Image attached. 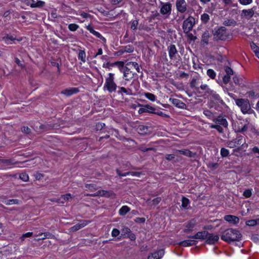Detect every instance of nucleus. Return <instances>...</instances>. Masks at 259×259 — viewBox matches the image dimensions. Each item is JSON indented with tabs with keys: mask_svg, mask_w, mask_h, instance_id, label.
<instances>
[{
	"mask_svg": "<svg viewBox=\"0 0 259 259\" xmlns=\"http://www.w3.org/2000/svg\"><path fill=\"white\" fill-rule=\"evenodd\" d=\"M241 236V234L238 230L230 228L223 232L221 239L224 241L230 243L238 241Z\"/></svg>",
	"mask_w": 259,
	"mask_h": 259,
	"instance_id": "f257e3e1",
	"label": "nucleus"
},
{
	"mask_svg": "<svg viewBox=\"0 0 259 259\" xmlns=\"http://www.w3.org/2000/svg\"><path fill=\"white\" fill-rule=\"evenodd\" d=\"M236 105L240 107L243 114H251L253 112V110L251 108V106L249 101L245 99H237L235 100Z\"/></svg>",
	"mask_w": 259,
	"mask_h": 259,
	"instance_id": "f03ea898",
	"label": "nucleus"
},
{
	"mask_svg": "<svg viewBox=\"0 0 259 259\" xmlns=\"http://www.w3.org/2000/svg\"><path fill=\"white\" fill-rule=\"evenodd\" d=\"M139 87L138 82L137 81L134 80L128 88L118 87V94L122 95L123 93H124L128 96L133 95L139 90Z\"/></svg>",
	"mask_w": 259,
	"mask_h": 259,
	"instance_id": "7ed1b4c3",
	"label": "nucleus"
},
{
	"mask_svg": "<svg viewBox=\"0 0 259 259\" xmlns=\"http://www.w3.org/2000/svg\"><path fill=\"white\" fill-rule=\"evenodd\" d=\"M108 76H109L106 79L104 88L106 89L109 93L114 92L117 87L114 81V74L109 73Z\"/></svg>",
	"mask_w": 259,
	"mask_h": 259,
	"instance_id": "20e7f679",
	"label": "nucleus"
},
{
	"mask_svg": "<svg viewBox=\"0 0 259 259\" xmlns=\"http://www.w3.org/2000/svg\"><path fill=\"white\" fill-rule=\"evenodd\" d=\"M213 37L215 40H226L228 37L226 28L222 26L217 29L213 33Z\"/></svg>",
	"mask_w": 259,
	"mask_h": 259,
	"instance_id": "39448f33",
	"label": "nucleus"
},
{
	"mask_svg": "<svg viewBox=\"0 0 259 259\" xmlns=\"http://www.w3.org/2000/svg\"><path fill=\"white\" fill-rule=\"evenodd\" d=\"M195 24L194 19L192 17H189L186 19L183 23V29L184 32L185 33L190 31Z\"/></svg>",
	"mask_w": 259,
	"mask_h": 259,
	"instance_id": "423d86ee",
	"label": "nucleus"
},
{
	"mask_svg": "<svg viewBox=\"0 0 259 259\" xmlns=\"http://www.w3.org/2000/svg\"><path fill=\"white\" fill-rule=\"evenodd\" d=\"M87 196H90L92 197L95 196H104L106 197H110L114 195V194L112 191H105V190H99L94 194H87Z\"/></svg>",
	"mask_w": 259,
	"mask_h": 259,
	"instance_id": "0eeeda50",
	"label": "nucleus"
},
{
	"mask_svg": "<svg viewBox=\"0 0 259 259\" xmlns=\"http://www.w3.org/2000/svg\"><path fill=\"white\" fill-rule=\"evenodd\" d=\"M206 243L209 244H213L219 240V237L218 235H213L212 234L209 233L207 232V234L206 235Z\"/></svg>",
	"mask_w": 259,
	"mask_h": 259,
	"instance_id": "6e6552de",
	"label": "nucleus"
},
{
	"mask_svg": "<svg viewBox=\"0 0 259 259\" xmlns=\"http://www.w3.org/2000/svg\"><path fill=\"white\" fill-rule=\"evenodd\" d=\"M171 5L169 3H166L162 6L160 9V13L163 15H169L171 13Z\"/></svg>",
	"mask_w": 259,
	"mask_h": 259,
	"instance_id": "1a4fd4ad",
	"label": "nucleus"
},
{
	"mask_svg": "<svg viewBox=\"0 0 259 259\" xmlns=\"http://www.w3.org/2000/svg\"><path fill=\"white\" fill-rule=\"evenodd\" d=\"M176 5L179 12L184 13L186 11L187 4L185 0H177Z\"/></svg>",
	"mask_w": 259,
	"mask_h": 259,
	"instance_id": "9d476101",
	"label": "nucleus"
},
{
	"mask_svg": "<svg viewBox=\"0 0 259 259\" xmlns=\"http://www.w3.org/2000/svg\"><path fill=\"white\" fill-rule=\"evenodd\" d=\"M212 121L214 122L218 123L219 125H222L225 127H227L228 126V123L227 119L221 115L218 116L217 117L213 118Z\"/></svg>",
	"mask_w": 259,
	"mask_h": 259,
	"instance_id": "9b49d317",
	"label": "nucleus"
},
{
	"mask_svg": "<svg viewBox=\"0 0 259 259\" xmlns=\"http://www.w3.org/2000/svg\"><path fill=\"white\" fill-rule=\"evenodd\" d=\"M140 106L142 107L140 108L138 111L139 113L142 114L145 112H149V113H154V111H155L154 108L149 105H139Z\"/></svg>",
	"mask_w": 259,
	"mask_h": 259,
	"instance_id": "f8f14e48",
	"label": "nucleus"
},
{
	"mask_svg": "<svg viewBox=\"0 0 259 259\" xmlns=\"http://www.w3.org/2000/svg\"><path fill=\"white\" fill-rule=\"evenodd\" d=\"M88 224V222L86 221H81L79 223L76 224L73 227H71L69 229V231L70 232H74L78 231L81 228L85 227Z\"/></svg>",
	"mask_w": 259,
	"mask_h": 259,
	"instance_id": "ddd939ff",
	"label": "nucleus"
},
{
	"mask_svg": "<svg viewBox=\"0 0 259 259\" xmlns=\"http://www.w3.org/2000/svg\"><path fill=\"white\" fill-rule=\"evenodd\" d=\"M167 50L170 59L171 60L174 59L176 55L178 53L176 46L174 45L171 44L167 47Z\"/></svg>",
	"mask_w": 259,
	"mask_h": 259,
	"instance_id": "4468645a",
	"label": "nucleus"
},
{
	"mask_svg": "<svg viewBox=\"0 0 259 259\" xmlns=\"http://www.w3.org/2000/svg\"><path fill=\"white\" fill-rule=\"evenodd\" d=\"M201 83L202 81L199 77H194L190 82V87L191 88H195L197 91H199L198 85Z\"/></svg>",
	"mask_w": 259,
	"mask_h": 259,
	"instance_id": "2eb2a0df",
	"label": "nucleus"
},
{
	"mask_svg": "<svg viewBox=\"0 0 259 259\" xmlns=\"http://www.w3.org/2000/svg\"><path fill=\"white\" fill-rule=\"evenodd\" d=\"M207 231H201L198 232L194 236H189V238L191 239L204 240L206 238V237L207 236Z\"/></svg>",
	"mask_w": 259,
	"mask_h": 259,
	"instance_id": "dca6fc26",
	"label": "nucleus"
},
{
	"mask_svg": "<svg viewBox=\"0 0 259 259\" xmlns=\"http://www.w3.org/2000/svg\"><path fill=\"white\" fill-rule=\"evenodd\" d=\"M163 254L164 250L163 249H160L149 255L148 257V259H160Z\"/></svg>",
	"mask_w": 259,
	"mask_h": 259,
	"instance_id": "f3484780",
	"label": "nucleus"
},
{
	"mask_svg": "<svg viewBox=\"0 0 259 259\" xmlns=\"http://www.w3.org/2000/svg\"><path fill=\"white\" fill-rule=\"evenodd\" d=\"M224 220L233 224H237L239 222V218L233 215H227L225 216Z\"/></svg>",
	"mask_w": 259,
	"mask_h": 259,
	"instance_id": "a211bd4d",
	"label": "nucleus"
},
{
	"mask_svg": "<svg viewBox=\"0 0 259 259\" xmlns=\"http://www.w3.org/2000/svg\"><path fill=\"white\" fill-rule=\"evenodd\" d=\"M169 101L177 107L184 109L186 107V104L182 101L178 99L170 98Z\"/></svg>",
	"mask_w": 259,
	"mask_h": 259,
	"instance_id": "6ab92c4d",
	"label": "nucleus"
},
{
	"mask_svg": "<svg viewBox=\"0 0 259 259\" xmlns=\"http://www.w3.org/2000/svg\"><path fill=\"white\" fill-rule=\"evenodd\" d=\"M149 128L147 126L140 125L137 127V131L139 134L145 135L150 132Z\"/></svg>",
	"mask_w": 259,
	"mask_h": 259,
	"instance_id": "aec40b11",
	"label": "nucleus"
},
{
	"mask_svg": "<svg viewBox=\"0 0 259 259\" xmlns=\"http://www.w3.org/2000/svg\"><path fill=\"white\" fill-rule=\"evenodd\" d=\"M78 91L79 90L77 88H72L62 91L61 94H64L66 96H70L75 93H77Z\"/></svg>",
	"mask_w": 259,
	"mask_h": 259,
	"instance_id": "412c9836",
	"label": "nucleus"
},
{
	"mask_svg": "<svg viewBox=\"0 0 259 259\" xmlns=\"http://www.w3.org/2000/svg\"><path fill=\"white\" fill-rule=\"evenodd\" d=\"M87 28L93 35H94L96 37L100 38L103 41H104L105 42H106V39L105 38V37H104L100 33L95 31L92 26H91L90 25H89L87 27Z\"/></svg>",
	"mask_w": 259,
	"mask_h": 259,
	"instance_id": "4be33fe9",
	"label": "nucleus"
},
{
	"mask_svg": "<svg viewBox=\"0 0 259 259\" xmlns=\"http://www.w3.org/2000/svg\"><path fill=\"white\" fill-rule=\"evenodd\" d=\"M134 76V74L130 70L129 68L127 67H125L123 71V78L126 80H129L132 79Z\"/></svg>",
	"mask_w": 259,
	"mask_h": 259,
	"instance_id": "5701e85b",
	"label": "nucleus"
},
{
	"mask_svg": "<svg viewBox=\"0 0 259 259\" xmlns=\"http://www.w3.org/2000/svg\"><path fill=\"white\" fill-rule=\"evenodd\" d=\"M161 200V197H157L153 199H148L146 201L148 206H154L157 205Z\"/></svg>",
	"mask_w": 259,
	"mask_h": 259,
	"instance_id": "b1692460",
	"label": "nucleus"
},
{
	"mask_svg": "<svg viewBox=\"0 0 259 259\" xmlns=\"http://www.w3.org/2000/svg\"><path fill=\"white\" fill-rule=\"evenodd\" d=\"M35 236H42L41 238L36 239V240H37V241H38L39 240H43V239H45L46 238L52 239V238H55V236L49 232L41 233H39L38 234L36 235Z\"/></svg>",
	"mask_w": 259,
	"mask_h": 259,
	"instance_id": "393cba45",
	"label": "nucleus"
},
{
	"mask_svg": "<svg viewBox=\"0 0 259 259\" xmlns=\"http://www.w3.org/2000/svg\"><path fill=\"white\" fill-rule=\"evenodd\" d=\"M178 152L180 154H183L189 157H194L196 155V154L195 153H193L188 149L178 150Z\"/></svg>",
	"mask_w": 259,
	"mask_h": 259,
	"instance_id": "a878e982",
	"label": "nucleus"
},
{
	"mask_svg": "<svg viewBox=\"0 0 259 259\" xmlns=\"http://www.w3.org/2000/svg\"><path fill=\"white\" fill-rule=\"evenodd\" d=\"M197 241L193 240H186L179 243V244L183 246H190L195 245Z\"/></svg>",
	"mask_w": 259,
	"mask_h": 259,
	"instance_id": "bb28decb",
	"label": "nucleus"
},
{
	"mask_svg": "<svg viewBox=\"0 0 259 259\" xmlns=\"http://www.w3.org/2000/svg\"><path fill=\"white\" fill-rule=\"evenodd\" d=\"M236 146L243 145L245 143V139L241 136H238L236 139L233 140Z\"/></svg>",
	"mask_w": 259,
	"mask_h": 259,
	"instance_id": "cd10ccee",
	"label": "nucleus"
},
{
	"mask_svg": "<svg viewBox=\"0 0 259 259\" xmlns=\"http://www.w3.org/2000/svg\"><path fill=\"white\" fill-rule=\"evenodd\" d=\"M242 13L244 15L245 17L250 18L253 16L254 12L252 9H250L248 10H243L242 11Z\"/></svg>",
	"mask_w": 259,
	"mask_h": 259,
	"instance_id": "c85d7f7f",
	"label": "nucleus"
},
{
	"mask_svg": "<svg viewBox=\"0 0 259 259\" xmlns=\"http://www.w3.org/2000/svg\"><path fill=\"white\" fill-rule=\"evenodd\" d=\"M130 210V208L127 206H123L119 210V213L120 215H125Z\"/></svg>",
	"mask_w": 259,
	"mask_h": 259,
	"instance_id": "c756f323",
	"label": "nucleus"
},
{
	"mask_svg": "<svg viewBox=\"0 0 259 259\" xmlns=\"http://www.w3.org/2000/svg\"><path fill=\"white\" fill-rule=\"evenodd\" d=\"M209 37V33L208 31H205L202 36V41L206 44H208V39Z\"/></svg>",
	"mask_w": 259,
	"mask_h": 259,
	"instance_id": "7c9ffc66",
	"label": "nucleus"
},
{
	"mask_svg": "<svg viewBox=\"0 0 259 259\" xmlns=\"http://www.w3.org/2000/svg\"><path fill=\"white\" fill-rule=\"evenodd\" d=\"M17 162H14L11 159H0V164H6V165H11L16 164Z\"/></svg>",
	"mask_w": 259,
	"mask_h": 259,
	"instance_id": "2f4dec72",
	"label": "nucleus"
},
{
	"mask_svg": "<svg viewBox=\"0 0 259 259\" xmlns=\"http://www.w3.org/2000/svg\"><path fill=\"white\" fill-rule=\"evenodd\" d=\"M117 64H119L120 65H121V66H123V63L122 62H115L114 63H112V64H110L109 62H107V63H104L103 65V67L104 68H110V67H111V66L112 67Z\"/></svg>",
	"mask_w": 259,
	"mask_h": 259,
	"instance_id": "473e14b6",
	"label": "nucleus"
},
{
	"mask_svg": "<svg viewBox=\"0 0 259 259\" xmlns=\"http://www.w3.org/2000/svg\"><path fill=\"white\" fill-rule=\"evenodd\" d=\"M189 203V200L185 197H183L182 199V206L184 208H187Z\"/></svg>",
	"mask_w": 259,
	"mask_h": 259,
	"instance_id": "72a5a7b5",
	"label": "nucleus"
},
{
	"mask_svg": "<svg viewBox=\"0 0 259 259\" xmlns=\"http://www.w3.org/2000/svg\"><path fill=\"white\" fill-rule=\"evenodd\" d=\"M85 57L86 55L84 51L83 50H80L78 53V58L80 59L82 62H85Z\"/></svg>",
	"mask_w": 259,
	"mask_h": 259,
	"instance_id": "f704fd0d",
	"label": "nucleus"
},
{
	"mask_svg": "<svg viewBox=\"0 0 259 259\" xmlns=\"http://www.w3.org/2000/svg\"><path fill=\"white\" fill-rule=\"evenodd\" d=\"M134 51V48L128 45L126 46H125L123 50L121 51V53H123L124 52L126 53H132Z\"/></svg>",
	"mask_w": 259,
	"mask_h": 259,
	"instance_id": "c9c22d12",
	"label": "nucleus"
},
{
	"mask_svg": "<svg viewBox=\"0 0 259 259\" xmlns=\"http://www.w3.org/2000/svg\"><path fill=\"white\" fill-rule=\"evenodd\" d=\"M144 95L146 98H147L148 99L150 100L151 101H154L156 100V96L152 93H145L144 94Z\"/></svg>",
	"mask_w": 259,
	"mask_h": 259,
	"instance_id": "e433bc0d",
	"label": "nucleus"
},
{
	"mask_svg": "<svg viewBox=\"0 0 259 259\" xmlns=\"http://www.w3.org/2000/svg\"><path fill=\"white\" fill-rule=\"evenodd\" d=\"M20 201L18 199H9L6 200L5 203L6 205H12V204H18Z\"/></svg>",
	"mask_w": 259,
	"mask_h": 259,
	"instance_id": "4c0bfd02",
	"label": "nucleus"
},
{
	"mask_svg": "<svg viewBox=\"0 0 259 259\" xmlns=\"http://www.w3.org/2000/svg\"><path fill=\"white\" fill-rule=\"evenodd\" d=\"M210 127L217 130L220 133H223L224 132L223 128L219 124H211L210 125Z\"/></svg>",
	"mask_w": 259,
	"mask_h": 259,
	"instance_id": "58836bf2",
	"label": "nucleus"
},
{
	"mask_svg": "<svg viewBox=\"0 0 259 259\" xmlns=\"http://www.w3.org/2000/svg\"><path fill=\"white\" fill-rule=\"evenodd\" d=\"M73 197L70 193H67L65 195H62L61 196V199L62 201H68L70 199H71Z\"/></svg>",
	"mask_w": 259,
	"mask_h": 259,
	"instance_id": "ea45409f",
	"label": "nucleus"
},
{
	"mask_svg": "<svg viewBox=\"0 0 259 259\" xmlns=\"http://www.w3.org/2000/svg\"><path fill=\"white\" fill-rule=\"evenodd\" d=\"M127 66H132L134 67L136 70L137 71V72H140V68L137 62H130L126 64Z\"/></svg>",
	"mask_w": 259,
	"mask_h": 259,
	"instance_id": "a19ab883",
	"label": "nucleus"
},
{
	"mask_svg": "<svg viewBox=\"0 0 259 259\" xmlns=\"http://www.w3.org/2000/svg\"><path fill=\"white\" fill-rule=\"evenodd\" d=\"M201 20L203 23H206L209 20V16L206 13H204L201 16Z\"/></svg>",
	"mask_w": 259,
	"mask_h": 259,
	"instance_id": "79ce46f5",
	"label": "nucleus"
},
{
	"mask_svg": "<svg viewBox=\"0 0 259 259\" xmlns=\"http://www.w3.org/2000/svg\"><path fill=\"white\" fill-rule=\"evenodd\" d=\"M15 39V38L13 36L7 35L3 38V40L7 44H10L11 41H13Z\"/></svg>",
	"mask_w": 259,
	"mask_h": 259,
	"instance_id": "37998d69",
	"label": "nucleus"
},
{
	"mask_svg": "<svg viewBox=\"0 0 259 259\" xmlns=\"http://www.w3.org/2000/svg\"><path fill=\"white\" fill-rule=\"evenodd\" d=\"M207 75L212 79H214L216 76L214 71L211 69H209L207 71Z\"/></svg>",
	"mask_w": 259,
	"mask_h": 259,
	"instance_id": "c03bdc74",
	"label": "nucleus"
},
{
	"mask_svg": "<svg viewBox=\"0 0 259 259\" xmlns=\"http://www.w3.org/2000/svg\"><path fill=\"white\" fill-rule=\"evenodd\" d=\"M19 178L24 182H27L29 180L28 175L26 173H21L19 175Z\"/></svg>",
	"mask_w": 259,
	"mask_h": 259,
	"instance_id": "a18cd8bd",
	"label": "nucleus"
},
{
	"mask_svg": "<svg viewBox=\"0 0 259 259\" xmlns=\"http://www.w3.org/2000/svg\"><path fill=\"white\" fill-rule=\"evenodd\" d=\"M212 98L214 100V101H216L217 102H219V103H223V100L221 99L220 96H219V95L217 94H213L212 95Z\"/></svg>",
	"mask_w": 259,
	"mask_h": 259,
	"instance_id": "49530a36",
	"label": "nucleus"
},
{
	"mask_svg": "<svg viewBox=\"0 0 259 259\" xmlns=\"http://www.w3.org/2000/svg\"><path fill=\"white\" fill-rule=\"evenodd\" d=\"M229 154V150L225 148H222L221 149V155L223 157H225L228 156Z\"/></svg>",
	"mask_w": 259,
	"mask_h": 259,
	"instance_id": "de8ad7c7",
	"label": "nucleus"
},
{
	"mask_svg": "<svg viewBox=\"0 0 259 259\" xmlns=\"http://www.w3.org/2000/svg\"><path fill=\"white\" fill-rule=\"evenodd\" d=\"M131 232V230L127 227L123 226L121 229V233L122 235H128Z\"/></svg>",
	"mask_w": 259,
	"mask_h": 259,
	"instance_id": "09e8293b",
	"label": "nucleus"
},
{
	"mask_svg": "<svg viewBox=\"0 0 259 259\" xmlns=\"http://www.w3.org/2000/svg\"><path fill=\"white\" fill-rule=\"evenodd\" d=\"M138 21L137 20H133L131 22V28L132 30H135L137 29L138 25Z\"/></svg>",
	"mask_w": 259,
	"mask_h": 259,
	"instance_id": "8fccbe9b",
	"label": "nucleus"
},
{
	"mask_svg": "<svg viewBox=\"0 0 259 259\" xmlns=\"http://www.w3.org/2000/svg\"><path fill=\"white\" fill-rule=\"evenodd\" d=\"M235 24L236 22L233 20H226L223 22V24L226 26H231L235 25Z\"/></svg>",
	"mask_w": 259,
	"mask_h": 259,
	"instance_id": "3c124183",
	"label": "nucleus"
},
{
	"mask_svg": "<svg viewBox=\"0 0 259 259\" xmlns=\"http://www.w3.org/2000/svg\"><path fill=\"white\" fill-rule=\"evenodd\" d=\"M225 71L226 73V75L231 76V75L233 74V70L228 66H226L225 67Z\"/></svg>",
	"mask_w": 259,
	"mask_h": 259,
	"instance_id": "603ef678",
	"label": "nucleus"
},
{
	"mask_svg": "<svg viewBox=\"0 0 259 259\" xmlns=\"http://www.w3.org/2000/svg\"><path fill=\"white\" fill-rule=\"evenodd\" d=\"M79 26L78 25L76 24H70L68 25V28L70 31H76L78 28Z\"/></svg>",
	"mask_w": 259,
	"mask_h": 259,
	"instance_id": "864d4df0",
	"label": "nucleus"
},
{
	"mask_svg": "<svg viewBox=\"0 0 259 259\" xmlns=\"http://www.w3.org/2000/svg\"><path fill=\"white\" fill-rule=\"evenodd\" d=\"M252 194L251 190V189H246L243 192V196L245 198H249Z\"/></svg>",
	"mask_w": 259,
	"mask_h": 259,
	"instance_id": "5fc2aeb1",
	"label": "nucleus"
},
{
	"mask_svg": "<svg viewBox=\"0 0 259 259\" xmlns=\"http://www.w3.org/2000/svg\"><path fill=\"white\" fill-rule=\"evenodd\" d=\"M199 88L203 91H205L207 93H209L210 91L208 85L206 84H203L201 83Z\"/></svg>",
	"mask_w": 259,
	"mask_h": 259,
	"instance_id": "6e6d98bb",
	"label": "nucleus"
},
{
	"mask_svg": "<svg viewBox=\"0 0 259 259\" xmlns=\"http://www.w3.org/2000/svg\"><path fill=\"white\" fill-rule=\"evenodd\" d=\"M257 224V221L255 220H250L246 222V225L249 226H254Z\"/></svg>",
	"mask_w": 259,
	"mask_h": 259,
	"instance_id": "4d7b16f0",
	"label": "nucleus"
},
{
	"mask_svg": "<svg viewBox=\"0 0 259 259\" xmlns=\"http://www.w3.org/2000/svg\"><path fill=\"white\" fill-rule=\"evenodd\" d=\"M195 225V222L194 221H190L188 222L186 225V228L192 229Z\"/></svg>",
	"mask_w": 259,
	"mask_h": 259,
	"instance_id": "13d9d810",
	"label": "nucleus"
},
{
	"mask_svg": "<svg viewBox=\"0 0 259 259\" xmlns=\"http://www.w3.org/2000/svg\"><path fill=\"white\" fill-rule=\"evenodd\" d=\"M120 234V231L117 229H113L111 232V235L112 237H117Z\"/></svg>",
	"mask_w": 259,
	"mask_h": 259,
	"instance_id": "bf43d9fd",
	"label": "nucleus"
},
{
	"mask_svg": "<svg viewBox=\"0 0 259 259\" xmlns=\"http://www.w3.org/2000/svg\"><path fill=\"white\" fill-rule=\"evenodd\" d=\"M127 173H129V175H131L132 177H139L140 175L142 174L141 172L138 171H128Z\"/></svg>",
	"mask_w": 259,
	"mask_h": 259,
	"instance_id": "052dcab7",
	"label": "nucleus"
},
{
	"mask_svg": "<svg viewBox=\"0 0 259 259\" xmlns=\"http://www.w3.org/2000/svg\"><path fill=\"white\" fill-rule=\"evenodd\" d=\"M45 3L42 1H37L35 0V2L34 3V5L33 6V8L36 7H42L44 5Z\"/></svg>",
	"mask_w": 259,
	"mask_h": 259,
	"instance_id": "680f3d73",
	"label": "nucleus"
},
{
	"mask_svg": "<svg viewBox=\"0 0 259 259\" xmlns=\"http://www.w3.org/2000/svg\"><path fill=\"white\" fill-rule=\"evenodd\" d=\"M50 201H52V202H56V203H60V204H64V201H62L61 200V198H52V199H50Z\"/></svg>",
	"mask_w": 259,
	"mask_h": 259,
	"instance_id": "e2e57ef3",
	"label": "nucleus"
},
{
	"mask_svg": "<svg viewBox=\"0 0 259 259\" xmlns=\"http://www.w3.org/2000/svg\"><path fill=\"white\" fill-rule=\"evenodd\" d=\"M105 126L104 123H98L96 125V129L97 131L101 130Z\"/></svg>",
	"mask_w": 259,
	"mask_h": 259,
	"instance_id": "0e129e2a",
	"label": "nucleus"
},
{
	"mask_svg": "<svg viewBox=\"0 0 259 259\" xmlns=\"http://www.w3.org/2000/svg\"><path fill=\"white\" fill-rule=\"evenodd\" d=\"M22 132L26 134H29L31 132V130L28 126H23L22 128Z\"/></svg>",
	"mask_w": 259,
	"mask_h": 259,
	"instance_id": "69168bd1",
	"label": "nucleus"
},
{
	"mask_svg": "<svg viewBox=\"0 0 259 259\" xmlns=\"http://www.w3.org/2000/svg\"><path fill=\"white\" fill-rule=\"evenodd\" d=\"M227 146L230 148H233L236 147L233 140L230 141H229L227 143Z\"/></svg>",
	"mask_w": 259,
	"mask_h": 259,
	"instance_id": "338daca9",
	"label": "nucleus"
},
{
	"mask_svg": "<svg viewBox=\"0 0 259 259\" xmlns=\"http://www.w3.org/2000/svg\"><path fill=\"white\" fill-rule=\"evenodd\" d=\"M251 239L255 243H258L259 242V235H256V234L252 235L251 237Z\"/></svg>",
	"mask_w": 259,
	"mask_h": 259,
	"instance_id": "774afa93",
	"label": "nucleus"
}]
</instances>
